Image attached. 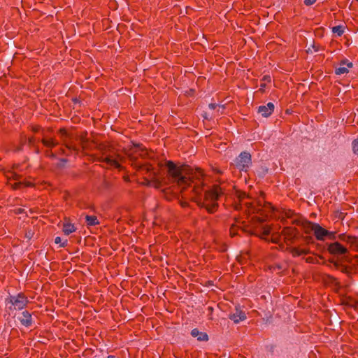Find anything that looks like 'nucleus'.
<instances>
[{
	"mask_svg": "<svg viewBox=\"0 0 358 358\" xmlns=\"http://www.w3.org/2000/svg\"><path fill=\"white\" fill-rule=\"evenodd\" d=\"M166 167L168 173L172 178L174 182H176L178 186L184 188L189 184V179L186 177L188 169L185 167L180 168L176 166L173 162H166Z\"/></svg>",
	"mask_w": 358,
	"mask_h": 358,
	"instance_id": "nucleus-1",
	"label": "nucleus"
},
{
	"mask_svg": "<svg viewBox=\"0 0 358 358\" xmlns=\"http://www.w3.org/2000/svg\"><path fill=\"white\" fill-rule=\"evenodd\" d=\"M6 302L7 304H10L8 307L10 310H20L24 308L28 301L24 296L19 294L15 296H10L6 299Z\"/></svg>",
	"mask_w": 358,
	"mask_h": 358,
	"instance_id": "nucleus-2",
	"label": "nucleus"
},
{
	"mask_svg": "<svg viewBox=\"0 0 358 358\" xmlns=\"http://www.w3.org/2000/svg\"><path fill=\"white\" fill-rule=\"evenodd\" d=\"M220 194V191L218 187H215L213 189L208 191L206 194V202L210 199L213 201V203L210 206V204L203 201V208H206V210L210 213L213 212L217 206L215 201L218 198Z\"/></svg>",
	"mask_w": 358,
	"mask_h": 358,
	"instance_id": "nucleus-3",
	"label": "nucleus"
},
{
	"mask_svg": "<svg viewBox=\"0 0 358 358\" xmlns=\"http://www.w3.org/2000/svg\"><path fill=\"white\" fill-rule=\"evenodd\" d=\"M235 162L236 166L243 171L251 164V155L247 152H243L236 159Z\"/></svg>",
	"mask_w": 358,
	"mask_h": 358,
	"instance_id": "nucleus-4",
	"label": "nucleus"
},
{
	"mask_svg": "<svg viewBox=\"0 0 358 358\" xmlns=\"http://www.w3.org/2000/svg\"><path fill=\"white\" fill-rule=\"evenodd\" d=\"M315 234L318 239L324 240L326 238H332L334 236V232L329 231L323 229L321 225H313Z\"/></svg>",
	"mask_w": 358,
	"mask_h": 358,
	"instance_id": "nucleus-5",
	"label": "nucleus"
},
{
	"mask_svg": "<svg viewBox=\"0 0 358 358\" xmlns=\"http://www.w3.org/2000/svg\"><path fill=\"white\" fill-rule=\"evenodd\" d=\"M274 110V104L271 102L268 103L265 106H260L258 108V113H260L263 117H268Z\"/></svg>",
	"mask_w": 358,
	"mask_h": 358,
	"instance_id": "nucleus-6",
	"label": "nucleus"
},
{
	"mask_svg": "<svg viewBox=\"0 0 358 358\" xmlns=\"http://www.w3.org/2000/svg\"><path fill=\"white\" fill-rule=\"evenodd\" d=\"M285 215L287 218L292 219L289 224H317L315 222L306 221L302 217L296 216V217H292V213L291 212L285 213Z\"/></svg>",
	"mask_w": 358,
	"mask_h": 358,
	"instance_id": "nucleus-7",
	"label": "nucleus"
},
{
	"mask_svg": "<svg viewBox=\"0 0 358 358\" xmlns=\"http://www.w3.org/2000/svg\"><path fill=\"white\" fill-rule=\"evenodd\" d=\"M17 320L25 327L31 324V315L28 311H24L17 317Z\"/></svg>",
	"mask_w": 358,
	"mask_h": 358,
	"instance_id": "nucleus-8",
	"label": "nucleus"
},
{
	"mask_svg": "<svg viewBox=\"0 0 358 358\" xmlns=\"http://www.w3.org/2000/svg\"><path fill=\"white\" fill-rule=\"evenodd\" d=\"M329 250L332 254H345L346 248L338 243H334L329 246Z\"/></svg>",
	"mask_w": 358,
	"mask_h": 358,
	"instance_id": "nucleus-9",
	"label": "nucleus"
},
{
	"mask_svg": "<svg viewBox=\"0 0 358 358\" xmlns=\"http://www.w3.org/2000/svg\"><path fill=\"white\" fill-rule=\"evenodd\" d=\"M230 319L234 321V323H238L241 321L245 320L246 316L244 312L241 310L236 309L235 313L230 315Z\"/></svg>",
	"mask_w": 358,
	"mask_h": 358,
	"instance_id": "nucleus-10",
	"label": "nucleus"
},
{
	"mask_svg": "<svg viewBox=\"0 0 358 358\" xmlns=\"http://www.w3.org/2000/svg\"><path fill=\"white\" fill-rule=\"evenodd\" d=\"M76 231V228L74 225H64V227L62 229L63 233L68 236L70 234Z\"/></svg>",
	"mask_w": 358,
	"mask_h": 358,
	"instance_id": "nucleus-11",
	"label": "nucleus"
},
{
	"mask_svg": "<svg viewBox=\"0 0 358 358\" xmlns=\"http://www.w3.org/2000/svg\"><path fill=\"white\" fill-rule=\"evenodd\" d=\"M103 161L106 162L108 164L113 166L116 168H118V169L121 168L120 164L117 162V161L116 159H114L107 157L103 159Z\"/></svg>",
	"mask_w": 358,
	"mask_h": 358,
	"instance_id": "nucleus-12",
	"label": "nucleus"
},
{
	"mask_svg": "<svg viewBox=\"0 0 358 358\" xmlns=\"http://www.w3.org/2000/svg\"><path fill=\"white\" fill-rule=\"evenodd\" d=\"M85 219L88 224H100V221L97 220L96 217L94 215H85Z\"/></svg>",
	"mask_w": 358,
	"mask_h": 358,
	"instance_id": "nucleus-13",
	"label": "nucleus"
},
{
	"mask_svg": "<svg viewBox=\"0 0 358 358\" xmlns=\"http://www.w3.org/2000/svg\"><path fill=\"white\" fill-rule=\"evenodd\" d=\"M344 28L343 26H336L332 28V32L337 34L338 36H341L343 34Z\"/></svg>",
	"mask_w": 358,
	"mask_h": 358,
	"instance_id": "nucleus-14",
	"label": "nucleus"
},
{
	"mask_svg": "<svg viewBox=\"0 0 358 358\" xmlns=\"http://www.w3.org/2000/svg\"><path fill=\"white\" fill-rule=\"evenodd\" d=\"M270 227H269V225H266V227H264L263 229V231H262V234H261V238H264V239H266L267 238V236L270 233Z\"/></svg>",
	"mask_w": 358,
	"mask_h": 358,
	"instance_id": "nucleus-15",
	"label": "nucleus"
},
{
	"mask_svg": "<svg viewBox=\"0 0 358 358\" xmlns=\"http://www.w3.org/2000/svg\"><path fill=\"white\" fill-rule=\"evenodd\" d=\"M191 335L193 337H197V339L199 341H201V334L200 333V331H199L198 329H192V331H191Z\"/></svg>",
	"mask_w": 358,
	"mask_h": 358,
	"instance_id": "nucleus-16",
	"label": "nucleus"
},
{
	"mask_svg": "<svg viewBox=\"0 0 358 358\" xmlns=\"http://www.w3.org/2000/svg\"><path fill=\"white\" fill-rule=\"evenodd\" d=\"M348 72V69L345 66H340L336 69V73L337 75L345 74Z\"/></svg>",
	"mask_w": 358,
	"mask_h": 358,
	"instance_id": "nucleus-17",
	"label": "nucleus"
},
{
	"mask_svg": "<svg viewBox=\"0 0 358 358\" xmlns=\"http://www.w3.org/2000/svg\"><path fill=\"white\" fill-rule=\"evenodd\" d=\"M55 243L56 244H60V247H65L67 245V240H65L64 241L62 242V239L59 236H57L55 238Z\"/></svg>",
	"mask_w": 358,
	"mask_h": 358,
	"instance_id": "nucleus-18",
	"label": "nucleus"
},
{
	"mask_svg": "<svg viewBox=\"0 0 358 358\" xmlns=\"http://www.w3.org/2000/svg\"><path fill=\"white\" fill-rule=\"evenodd\" d=\"M352 150L355 154L358 155V140L352 142Z\"/></svg>",
	"mask_w": 358,
	"mask_h": 358,
	"instance_id": "nucleus-19",
	"label": "nucleus"
},
{
	"mask_svg": "<svg viewBox=\"0 0 358 358\" xmlns=\"http://www.w3.org/2000/svg\"><path fill=\"white\" fill-rule=\"evenodd\" d=\"M66 163L67 160L66 159H61L57 164V166L60 169L64 168Z\"/></svg>",
	"mask_w": 358,
	"mask_h": 358,
	"instance_id": "nucleus-20",
	"label": "nucleus"
},
{
	"mask_svg": "<svg viewBox=\"0 0 358 358\" xmlns=\"http://www.w3.org/2000/svg\"><path fill=\"white\" fill-rule=\"evenodd\" d=\"M43 143L47 147L53 146L55 143L52 140H43Z\"/></svg>",
	"mask_w": 358,
	"mask_h": 358,
	"instance_id": "nucleus-21",
	"label": "nucleus"
},
{
	"mask_svg": "<svg viewBox=\"0 0 358 358\" xmlns=\"http://www.w3.org/2000/svg\"><path fill=\"white\" fill-rule=\"evenodd\" d=\"M34 231H31V230H29L26 232L25 234V237L28 239V240H30L33 236H34Z\"/></svg>",
	"mask_w": 358,
	"mask_h": 358,
	"instance_id": "nucleus-22",
	"label": "nucleus"
},
{
	"mask_svg": "<svg viewBox=\"0 0 358 358\" xmlns=\"http://www.w3.org/2000/svg\"><path fill=\"white\" fill-rule=\"evenodd\" d=\"M236 227H237V225H232V227H231V229H230L231 236H234L236 234V230H237Z\"/></svg>",
	"mask_w": 358,
	"mask_h": 358,
	"instance_id": "nucleus-23",
	"label": "nucleus"
},
{
	"mask_svg": "<svg viewBox=\"0 0 358 358\" xmlns=\"http://www.w3.org/2000/svg\"><path fill=\"white\" fill-rule=\"evenodd\" d=\"M336 216V217H338V219H341L342 220H344L345 217V215L343 213H337Z\"/></svg>",
	"mask_w": 358,
	"mask_h": 358,
	"instance_id": "nucleus-24",
	"label": "nucleus"
},
{
	"mask_svg": "<svg viewBox=\"0 0 358 358\" xmlns=\"http://www.w3.org/2000/svg\"><path fill=\"white\" fill-rule=\"evenodd\" d=\"M315 1H316V0H304V3L306 6H310V5L313 4Z\"/></svg>",
	"mask_w": 358,
	"mask_h": 358,
	"instance_id": "nucleus-25",
	"label": "nucleus"
},
{
	"mask_svg": "<svg viewBox=\"0 0 358 358\" xmlns=\"http://www.w3.org/2000/svg\"><path fill=\"white\" fill-rule=\"evenodd\" d=\"M266 208L271 212H273L274 210L273 206L270 203H268Z\"/></svg>",
	"mask_w": 358,
	"mask_h": 358,
	"instance_id": "nucleus-26",
	"label": "nucleus"
},
{
	"mask_svg": "<svg viewBox=\"0 0 358 358\" xmlns=\"http://www.w3.org/2000/svg\"><path fill=\"white\" fill-rule=\"evenodd\" d=\"M208 108L210 110H214L216 108V104L215 103H209Z\"/></svg>",
	"mask_w": 358,
	"mask_h": 358,
	"instance_id": "nucleus-27",
	"label": "nucleus"
},
{
	"mask_svg": "<svg viewBox=\"0 0 358 358\" xmlns=\"http://www.w3.org/2000/svg\"><path fill=\"white\" fill-rule=\"evenodd\" d=\"M210 117V115L208 114L207 113H205L203 114V118L204 119H209Z\"/></svg>",
	"mask_w": 358,
	"mask_h": 358,
	"instance_id": "nucleus-28",
	"label": "nucleus"
},
{
	"mask_svg": "<svg viewBox=\"0 0 358 358\" xmlns=\"http://www.w3.org/2000/svg\"><path fill=\"white\" fill-rule=\"evenodd\" d=\"M208 336L206 334L203 333V341H208Z\"/></svg>",
	"mask_w": 358,
	"mask_h": 358,
	"instance_id": "nucleus-29",
	"label": "nucleus"
},
{
	"mask_svg": "<svg viewBox=\"0 0 358 358\" xmlns=\"http://www.w3.org/2000/svg\"><path fill=\"white\" fill-rule=\"evenodd\" d=\"M311 47L315 49V52H317L320 50L319 47L315 46L314 44L311 45Z\"/></svg>",
	"mask_w": 358,
	"mask_h": 358,
	"instance_id": "nucleus-30",
	"label": "nucleus"
},
{
	"mask_svg": "<svg viewBox=\"0 0 358 358\" xmlns=\"http://www.w3.org/2000/svg\"><path fill=\"white\" fill-rule=\"evenodd\" d=\"M347 66H348V68H351V67L352 66V62H348V63H347Z\"/></svg>",
	"mask_w": 358,
	"mask_h": 358,
	"instance_id": "nucleus-31",
	"label": "nucleus"
},
{
	"mask_svg": "<svg viewBox=\"0 0 358 358\" xmlns=\"http://www.w3.org/2000/svg\"><path fill=\"white\" fill-rule=\"evenodd\" d=\"M159 185V182H158V181H155V185H155V187H158Z\"/></svg>",
	"mask_w": 358,
	"mask_h": 358,
	"instance_id": "nucleus-32",
	"label": "nucleus"
},
{
	"mask_svg": "<svg viewBox=\"0 0 358 358\" xmlns=\"http://www.w3.org/2000/svg\"><path fill=\"white\" fill-rule=\"evenodd\" d=\"M307 52H308V53H310H310H312V51H311L310 48H308V50H307Z\"/></svg>",
	"mask_w": 358,
	"mask_h": 358,
	"instance_id": "nucleus-33",
	"label": "nucleus"
},
{
	"mask_svg": "<svg viewBox=\"0 0 358 358\" xmlns=\"http://www.w3.org/2000/svg\"><path fill=\"white\" fill-rule=\"evenodd\" d=\"M117 158L119 159L120 160H122V157L120 156L119 155H117Z\"/></svg>",
	"mask_w": 358,
	"mask_h": 358,
	"instance_id": "nucleus-34",
	"label": "nucleus"
},
{
	"mask_svg": "<svg viewBox=\"0 0 358 358\" xmlns=\"http://www.w3.org/2000/svg\"><path fill=\"white\" fill-rule=\"evenodd\" d=\"M347 63H348V62H347L346 61H343V62H342V64H343V65H344V64H347Z\"/></svg>",
	"mask_w": 358,
	"mask_h": 358,
	"instance_id": "nucleus-35",
	"label": "nucleus"
},
{
	"mask_svg": "<svg viewBox=\"0 0 358 358\" xmlns=\"http://www.w3.org/2000/svg\"><path fill=\"white\" fill-rule=\"evenodd\" d=\"M107 358H115V357L113 356H112V355H109V356L107 357Z\"/></svg>",
	"mask_w": 358,
	"mask_h": 358,
	"instance_id": "nucleus-36",
	"label": "nucleus"
},
{
	"mask_svg": "<svg viewBox=\"0 0 358 358\" xmlns=\"http://www.w3.org/2000/svg\"><path fill=\"white\" fill-rule=\"evenodd\" d=\"M284 219H285L284 215H282V218H281L280 221H284Z\"/></svg>",
	"mask_w": 358,
	"mask_h": 358,
	"instance_id": "nucleus-37",
	"label": "nucleus"
},
{
	"mask_svg": "<svg viewBox=\"0 0 358 358\" xmlns=\"http://www.w3.org/2000/svg\"><path fill=\"white\" fill-rule=\"evenodd\" d=\"M71 221H68L65 224H71Z\"/></svg>",
	"mask_w": 358,
	"mask_h": 358,
	"instance_id": "nucleus-38",
	"label": "nucleus"
},
{
	"mask_svg": "<svg viewBox=\"0 0 358 358\" xmlns=\"http://www.w3.org/2000/svg\"><path fill=\"white\" fill-rule=\"evenodd\" d=\"M62 134H65V135L67 134L66 131H62Z\"/></svg>",
	"mask_w": 358,
	"mask_h": 358,
	"instance_id": "nucleus-39",
	"label": "nucleus"
},
{
	"mask_svg": "<svg viewBox=\"0 0 358 358\" xmlns=\"http://www.w3.org/2000/svg\"><path fill=\"white\" fill-rule=\"evenodd\" d=\"M22 210H23L20 209V210H19V212H20V213H21V212H22Z\"/></svg>",
	"mask_w": 358,
	"mask_h": 358,
	"instance_id": "nucleus-40",
	"label": "nucleus"
}]
</instances>
